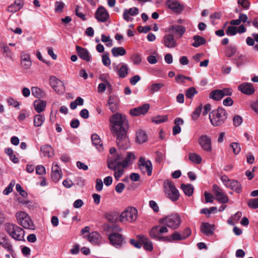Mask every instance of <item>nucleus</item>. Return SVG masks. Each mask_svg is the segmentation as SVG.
<instances>
[{
  "mask_svg": "<svg viewBox=\"0 0 258 258\" xmlns=\"http://www.w3.org/2000/svg\"><path fill=\"white\" fill-rule=\"evenodd\" d=\"M76 48L77 53L81 58L86 61L91 60V55L87 49L78 45H76Z\"/></svg>",
  "mask_w": 258,
  "mask_h": 258,
  "instance_id": "nucleus-20",
  "label": "nucleus"
},
{
  "mask_svg": "<svg viewBox=\"0 0 258 258\" xmlns=\"http://www.w3.org/2000/svg\"><path fill=\"white\" fill-rule=\"evenodd\" d=\"M118 98L112 95L109 97L106 105L112 112H114L118 109Z\"/></svg>",
  "mask_w": 258,
  "mask_h": 258,
  "instance_id": "nucleus-22",
  "label": "nucleus"
},
{
  "mask_svg": "<svg viewBox=\"0 0 258 258\" xmlns=\"http://www.w3.org/2000/svg\"><path fill=\"white\" fill-rule=\"evenodd\" d=\"M149 108V104L145 103L142 106L131 109L130 110V113L131 115L134 116L145 115L148 111Z\"/></svg>",
  "mask_w": 258,
  "mask_h": 258,
  "instance_id": "nucleus-18",
  "label": "nucleus"
},
{
  "mask_svg": "<svg viewBox=\"0 0 258 258\" xmlns=\"http://www.w3.org/2000/svg\"><path fill=\"white\" fill-rule=\"evenodd\" d=\"M204 196L206 203H212L213 202L214 197L211 194L205 191Z\"/></svg>",
  "mask_w": 258,
  "mask_h": 258,
  "instance_id": "nucleus-63",
  "label": "nucleus"
},
{
  "mask_svg": "<svg viewBox=\"0 0 258 258\" xmlns=\"http://www.w3.org/2000/svg\"><path fill=\"white\" fill-rule=\"evenodd\" d=\"M61 178V171L57 164H53L52 167L51 178L55 182Z\"/></svg>",
  "mask_w": 258,
  "mask_h": 258,
  "instance_id": "nucleus-26",
  "label": "nucleus"
},
{
  "mask_svg": "<svg viewBox=\"0 0 258 258\" xmlns=\"http://www.w3.org/2000/svg\"><path fill=\"white\" fill-rule=\"evenodd\" d=\"M228 113L226 110L218 107L209 113V119L214 126H219L223 124L227 118Z\"/></svg>",
  "mask_w": 258,
  "mask_h": 258,
  "instance_id": "nucleus-2",
  "label": "nucleus"
},
{
  "mask_svg": "<svg viewBox=\"0 0 258 258\" xmlns=\"http://www.w3.org/2000/svg\"><path fill=\"white\" fill-rule=\"evenodd\" d=\"M16 189L18 191L20 194L22 196V197L25 198L27 197L28 194L26 191L23 189L21 185L19 183H17L16 185Z\"/></svg>",
  "mask_w": 258,
  "mask_h": 258,
  "instance_id": "nucleus-59",
  "label": "nucleus"
},
{
  "mask_svg": "<svg viewBox=\"0 0 258 258\" xmlns=\"http://www.w3.org/2000/svg\"><path fill=\"white\" fill-rule=\"evenodd\" d=\"M100 238V235L97 232H92L87 236L88 240L94 244H99L101 242Z\"/></svg>",
  "mask_w": 258,
  "mask_h": 258,
  "instance_id": "nucleus-28",
  "label": "nucleus"
},
{
  "mask_svg": "<svg viewBox=\"0 0 258 258\" xmlns=\"http://www.w3.org/2000/svg\"><path fill=\"white\" fill-rule=\"evenodd\" d=\"M201 231L207 236L212 235L215 230L214 225H211L209 223H203L201 228Z\"/></svg>",
  "mask_w": 258,
  "mask_h": 258,
  "instance_id": "nucleus-24",
  "label": "nucleus"
},
{
  "mask_svg": "<svg viewBox=\"0 0 258 258\" xmlns=\"http://www.w3.org/2000/svg\"><path fill=\"white\" fill-rule=\"evenodd\" d=\"M233 122L234 126L236 127L238 126L241 124L242 122V118L241 116L236 115L234 117L233 119Z\"/></svg>",
  "mask_w": 258,
  "mask_h": 258,
  "instance_id": "nucleus-61",
  "label": "nucleus"
},
{
  "mask_svg": "<svg viewBox=\"0 0 258 258\" xmlns=\"http://www.w3.org/2000/svg\"><path fill=\"white\" fill-rule=\"evenodd\" d=\"M244 56L240 54L233 59V62L236 63L237 67H239L243 63Z\"/></svg>",
  "mask_w": 258,
  "mask_h": 258,
  "instance_id": "nucleus-55",
  "label": "nucleus"
},
{
  "mask_svg": "<svg viewBox=\"0 0 258 258\" xmlns=\"http://www.w3.org/2000/svg\"><path fill=\"white\" fill-rule=\"evenodd\" d=\"M221 180L226 187L234 191L237 193H239L241 191V186L238 181L230 179L226 175L221 177Z\"/></svg>",
  "mask_w": 258,
  "mask_h": 258,
  "instance_id": "nucleus-10",
  "label": "nucleus"
},
{
  "mask_svg": "<svg viewBox=\"0 0 258 258\" xmlns=\"http://www.w3.org/2000/svg\"><path fill=\"white\" fill-rule=\"evenodd\" d=\"M230 147L232 148L233 152L235 154H238L241 150L240 145L237 143H232L230 144Z\"/></svg>",
  "mask_w": 258,
  "mask_h": 258,
  "instance_id": "nucleus-58",
  "label": "nucleus"
},
{
  "mask_svg": "<svg viewBox=\"0 0 258 258\" xmlns=\"http://www.w3.org/2000/svg\"><path fill=\"white\" fill-rule=\"evenodd\" d=\"M161 224H165L167 227L173 229H177L180 225L181 220L177 214H171L159 220Z\"/></svg>",
  "mask_w": 258,
  "mask_h": 258,
  "instance_id": "nucleus-6",
  "label": "nucleus"
},
{
  "mask_svg": "<svg viewBox=\"0 0 258 258\" xmlns=\"http://www.w3.org/2000/svg\"><path fill=\"white\" fill-rule=\"evenodd\" d=\"M168 231V229L166 226L158 225L153 227L150 231L149 234L152 238L166 241V239L163 238H167V236H162V235L167 233Z\"/></svg>",
  "mask_w": 258,
  "mask_h": 258,
  "instance_id": "nucleus-9",
  "label": "nucleus"
},
{
  "mask_svg": "<svg viewBox=\"0 0 258 258\" xmlns=\"http://www.w3.org/2000/svg\"><path fill=\"white\" fill-rule=\"evenodd\" d=\"M1 50L7 57H11L12 53L10 48L7 45H3L1 47Z\"/></svg>",
  "mask_w": 258,
  "mask_h": 258,
  "instance_id": "nucleus-57",
  "label": "nucleus"
},
{
  "mask_svg": "<svg viewBox=\"0 0 258 258\" xmlns=\"http://www.w3.org/2000/svg\"><path fill=\"white\" fill-rule=\"evenodd\" d=\"M108 239L111 244L117 248L121 247L125 242V238L123 235L116 232L110 234L108 236Z\"/></svg>",
  "mask_w": 258,
  "mask_h": 258,
  "instance_id": "nucleus-11",
  "label": "nucleus"
},
{
  "mask_svg": "<svg viewBox=\"0 0 258 258\" xmlns=\"http://www.w3.org/2000/svg\"><path fill=\"white\" fill-rule=\"evenodd\" d=\"M209 97L215 100H219L223 98L222 91L221 90H213L210 93Z\"/></svg>",
  "mask_w": 258,
  "mask_h": 258,
  "instance_id": "nucleus-42",
  "label": "nucleus"
},
{
  "mask_svg": "<svg viewBox=\"0 0 258 258\" xmlns=\"http://www.w3.org/2000/svg\"><path fill=\"white\" fill-rule=\"evenodd\" d=\"M110 131L116 137L118 146L122 149H126L129 146V141L126 136L128 129V122L125 115L116 113L109 118Z\"/></svg>",
  "mask_w": 258,
  "mask_h": 258,
  "instance_id": "nucleus-1",
  "label": "nucleus"
},
{
  "mask_svg": "<svg viewBox=\"0 0 258 258\" xmlns=\"http://www.w3.org/2000/svg\"><path fill=\"white\" fill-rule=\"evenodd\" d=\"M128 68L127 64H122L118 70V74L119 77L123 78L126 77L128 74Z\"/></svg>",
  "mask_w": 258,
  "mask_h": 258,
  "instance_id": "nucleus-45",
  "label": "nucleus"
},
{
  "mask_svg": "<svg viewBox=\"0 0 258 258\" xmlns=\"http://www.w3.org/2000/svg\"><path fill=\"white\" fill-rule=\"evenodd\" d=\"M54 11L57 13H61L63 11V9L65 6L64 3L61 1H56L54 4Z\"/></svg>",
  "mask_w": 258,
  "mask_h": 258,
  "instance_id": "nucleus-48",
  "label": "nucleus"
},
{
  "mask_svg": "<svg viewBox=\"0 0 258 258\" xmlns=\"http://www.w3.org/2000/svg\"><path fill=\"white\" fill-rule=\"evenodd\" d=\"M226 33L227 35L234 36L237 33V28L235 26H228Z\"/></svg>",
  "mask_w": 258,
  "mask_h": 258,
  "instance_id": "nucleus-53",
  "label": "nucleus"
},
{
  "mask_svg": "<svg viewBox=\"0 0 258 258\" xmlns=\"http://www.w3.org/2000/svg\"><path fill=\"white\" fill-rule=\"evenodd\" d=\"M36 172L39 175H43L45 173V167L42 165H38L36 166Z\"/></svg>",
  "mask_w": 258,
  "mask_h": 258,
  "instance_id": "nucleus-64",
  "label": "nucleus"
},
{
  "mask_svg": "<svg viewBox=\"0 0 258 258\" xmlns=\"http://www.w3.org/2000/svg\"><path fill=\"white\" fill-rule=\"evenodd\" d=\"M237 3L245 10H248L249 8L250 3L247 0H238Z\"/></svg>",
  "mask_w": 258,
  "mask_h": 258,
  "instance_id": "nucleus-60",
  "label": "nucleus"
},
{
  "mask_svg": "<svg viewBox=\"0 0 258 258\" xmlns=\"http://www.w3.org/2000/svg\"><path fill=\"white\" fill-rule=\"evenodd\" d=\"M147 140V136L143 131H139L137 132L136 141L139 144L145 142Z\"/></svg>",
  "mask_w": 258,
  "mask_h": 258,
  "instance_id": "nucleus-39",
  "label": "nucleus"
},
{
  "mask_svg": "<svg viewBox=\"0 0 258 258\" xmlns=\"http://www.w3.org/2000/svg\"><path fill=\"white\" fill-rule=\"evenodd\" d=\"M135 159V155L132 152H127L125 159L122 160L123 168H125L131 164Z\"/></svg>",
  "mask_w": 258,
  "mask_h": 258,
  "instance_id": "nucleus-33",
  "label": "nucleus"
},
{
  "mask_svg": "<svg viewBox=\"0 0 258 258\" xmlns=\"http://www.w3.org/2000/svg\"><path fill=\"white\" fill-rule=\"evenodd\" d=\"M163 42L165 47L168 48H174L177 45V42L174 38L173 34L165 35L163 38Z\"/></svg>",
  "mask_w": 258,
  "mask_h": 258,
  "instance_id": "nucleus-21",
  "label": "nucleus"
},
{
  "mask_svg": "<svg viewBox=\"0 0 258 258\" xmlns=\"http://www.w3.org/2000/svg\"><path fill=\"white\" fill-rule=\"evenodd\" d=\"M22 67L26 70L28 69L31 66V61L28 55H24L21 60Z\"/></svg>",
  "mask_w": 258,
  "mask_h": 258,
  "instance_id": "nucleus-41",
  "label": "nucleus"
},
{
  "mask_svg": "<svg viewBox=\"0 0 258 258\" xmlns=\"http://www.w3.org/2000/svg\"><path fill=\"white\" fill-rule=\"evenodd\" d=\"M202 110V106H199L198 107H197L194 111L193 112L192 114V119L194 120H197L199 116H200V114L201 113Z\"/></svg>",
  "mask_w": 258,
  "mask_h": 258,
  "instance_id": "nucleus-54",
  "label": "nucleus"
},
{
  "mask_svg": "<svg viewBox=\"0 0 258 258\" xmlns=\"http://www.w3.org/2000/svg\"><path fill=\"white\" fill-rule=\"evenodd\" d=\"M108 53H105L102 56V61L103 64L106 67L109 66L111 63V61L108 57Z\"/></svg>",
  "mask_w": 258,
  "mask_h": 258,
  "instance_id": "nucleus-56",
  "label": "nucleus"
},
{
  "mask_svg": "<svg viewBox=\"0 0 258 258\" xmlns=\"http://www.w3.org/2000/svg\"><path fill=\"white\" fill-rule=\"evenodd\" d=\"M238 88L242 93L248 95L253 94L255 91L253 85L250 83H243Z\"/></svg>",
  "mask_w": 258,
  "mask_h": 258,
  "instance_id": "nucleus-19",
  "label": "nucleus"
},
{
  "mask_svg": "<svg viewBox=\"0 0 258 258\" xmlns=\"http://www.w3.org/2000/svg\"><path fill=\"white\" fill-rule=\"evenodd\" d=\"M138 165L143 173H147L148 176L151 175L153 166L150 160H146L145 157H141L139 161Z\"/></svg>",
  "mask_w": 258,
  "mask_h": 258,
  "instance_id": "nucleus-12",
  "label": "nucleus"
},
{
  "mask_svg": "<svg viewBox=\"0 0 258 258\" xmlns=\"http://www.w3.org/2000/svg\"><path fill=\"white\" fill-rule=\"evenodd\" d=\"M164 192L166 197L172 202L178 200L179 193L173 183L169 180H165L163 183Z\"/></svg>",
  "mask_w": 258,
  "mask_h": 258,
  "instance_id": "nucleus-3",
  "label": "nucleus"
},
{
  "mask_svg": "<svg viewBox=\"0 0 258 258\" xmlns=\"http://www.w3.org/2000/svg\"><path fill=\"white\" fill-rule=\"evenodd\" d=\"M167 115H158L152 118V121L157 124H159L167 121Z\"/></svg>",
  "mask_w": 258,
  "mask_h": 258,
  "instance_id": "nucleus-47",
  "label": "nucleus"
},
{
  "mask_svg": "<svg viewBox=\"0 0 258 258\" xmlns=\"http://www.w3.org/2000/svg\"><path fill=\"white\" fill-rule=\"evenodd\" d=\"M5 229L12 238L17 240L24 239V231L19 226L12 223L5 224Z\"/></svg>",
  "mask_w": 258,
  "mask_h": 258,
  "instance_id": "nucleus-4",
  "label": "nucleus"
},
{
  "mask_svg": "<svg viewBox=\"0 0 258 258\" xmlns=\"http://www.w3.org/2000/svg\"><path fill=\"white\" fill-rule=\"evenodd\" d=\"M123 156L122 153H118L109 157L107 161L108 168L111 170L116 169L117 167H119L123 168L122 159Z\"/></svg>",
  "mask_w": 258,
  "mask_h": 258,
  "instance_id": "nucleus-8",
  "label": "nucleus"
},
{
  "mask_svg": "<svg viewBox=\"0 0 258 258\" xmlns=\"http://www.w3.org/2000/svg\"><path fill=\"white\" fill-rule=\"evenodd\" d=\"M181 188L183 191L184 194L188 197L191 196L194 192V187L193 185L190 184H181Z\"/></svg>",
  "mask_w": 258,
  "mask_h": 258,
  "instance_id": "nucleus-34",
  "label": "nucleus"
},
{
  "mask_svg": "<svg viewBox=\"0 0 258 258\" xmlns=\"http://www.w3.org/2000/svg\"><path fill=\"white\" fill-rule=\"evenodd\" d=\"M198 93L196 89L194 87H190L186 91V96L188 98L191 99L194 95Z\"/></svg>",
  "mask_w": 258,
  "mask_h": 258,
  "instance_id": "nucleus-52",
  "label": "nucleus"
},
{
  "mask_svg": "<svg viewBox=\"0 0 258 258\" xmlns=\"http://www.w3.org/2000/svg\"><path fill=\"white\" fill-rule=\"evenodd\" d=\"M200 147L205 151L210 152L212 151V142L211 138L206 135L201 136L198 139Z\"/></svg>",
  "mask_w": 258,
  "mask_h": 258,
  "instance_id": "nucleus-15",
  "label": "nucleus"
},
{
  "mask_svg": "<svg viewBox=\"0 0 258 258\" xmlns=\"http://www.w3.org/2000/svg\"><path fill=\"white\" fill-rule=\"evenodd\" d=\"M18 223L25 229L34 230L35 225L27 213L19 211L16 214Z\"/></svg>",
  "mask_w": 258,
  "mask_h": 258,
  "instance_id": "nucleus-5",
  "label": "nucleus"
},
{
  "mask_svg": "<svg viewBox=\"0 0 258 258\" xmlns=\"http://www.w3.org/2000/svg\"><path fill=\"white\" fill-rule=\"evenodd\" d=\"M188 158L192 162L199 164L202 162V158L197 154L190 153L188 154Z\"/></svg>",
  "mask_w": 258,
  "mask_h": 258,
  "instance_id": "nucleus-43",
  "label": "nucleus"
},
{
  "mask_svg": "<svg viewBox=\"0 0 258 258\" xmlns=\"http://www.w3.org/2000/svg\"><path fill=\"white\" fill-rule=\"evenodd\" d=\"M164 86V85L162 83H153L148 87V90L150 93L154 94L159 91Z\"/></svg>",
  "mask_w": 258,
  "mask_h": 258,
  "instance_id": "nucleus-37",
  "label": "nucleus"
},
{
  "mask_svg": "<svg viewBox=\"0 0 258 258\" xmlns=\"http://www.w3.org/2000/svg\"><path fill=\"white\" fill-rule=\"evenodd\" d=\"M49 84L54 90L58 94L63 93L65 90L63 82L55 76L50 77Z\"/></svg>",
  "mask_w": 258,
  "mask_h": 258,
  "instance_id": "nucleus-14",
  "label": "nucleus"
},
{
  "mask_svg": "<svg viewBox=\"0 0 258 258\" xmlns=\"http://www.w3.org/2000/svg\"><path fill=\"white\" fill-rule=\"evenodd\" d=\"M247 205L249 208L255 209L258 208V198L251 199L247 202Z\"/></svg>",
  "mask_w": 258,
  "mask_h": 258,
  "instance_id": "nucleus-50",
  "label": "nucleus"
},
{
  "mask_svg": "<svg viewBox=\"0 0 258 258\" xmlns=\"http://www.w3.org/2000/svg\"><path fill=\"white\" fill-rule=\"evenodd\" d=\"M213 191L216 200L220 203L226 204L229 202V198L226 193L217 185H213Z\"/></svg>",
  "mask_w": 258,
  "mask_h": 258,
  "instance_id": "nucleus-13",
  "label": "nucleus"
},
{
  "mask_svg": "<svg viewBox=\"0 0 258 258\" xmlns=\"http://www.w3.org/2000/svg\"><path fill=\"white\" fill-rule=\"evenodd\" d=\"M168 29L173 32L174 34L179 35L180 37L182 36L186 31L184 27L179 25H171L169 27Z\"/></svg>",
  "mask_w": 258,
  "mask_h": 258,
  "instance_id": "nucleus-27",
  "label": "nucleus"
},
{
  "mask_svg": "<svg viewBox=\"0 0 258 258\" xmlns=\"http://www.w3.org/2000/svg\"><path fill=\"white\" fill-rule=\"evenodd\" d=\"M140 237L144 244V248L147 250L152 251L153 249L152 242L148 238L143 236H140Z\"/></svg>",
  "mask_w": 258,
  "mask_h": 258,
  "instance_id": "nucleus-38",
  "label": "nucleus"
},
{
  "mask_svg": "<svg viewBox=\"0 0 258 258\" xmlns=\"http://www.w3.org/2000/svg\"><path fill=\"white\" fill-rule=\"evenodd\" d=\"M194 42L192 43V45L195 47H198L201 45L206 44V39L199 35H195L193 37Z\"/></svg>",
  "mask_w": 258,
  "mask_h": 258,
  "instance_id": "nucleus-35",
  "label": "nucleus"
},
{
  "mask_svg": "<svg viewBox=\"0 0 258 258\" xmlns=\"http://www.w3.org/2000/svg\"><path fill=\"white\" fill-rule=\"evenodd\" d=\"M109 18L107 11L102 6L99 7L95 13V18L99 22H106Z\"/></svg>",
  "mask_w": 258,
  "mask_h": 258,
  "instance_id": "nucleus-17",
  "label": "nucleus"
},
{
  "mask_svg": "<svg viewBox=\"0 0 258 258\" xmlns=\"http://www.w3.org/2000/svg\"><path fill=\"white\" fill-rule=\"evenodd\" d=\"M0 245L9 252L12 256H14L15 252L13 246L10 242L7 236L3 233H0Z\"/></svg>",
  "mask_w": 258,
  "mask_h": 258,
  "instance_id": "nucleus-16",
  "label": "nucleus"
},
{
  "mask_svg": "<svg viewBox=\"0 0 258 258\" xmlns=\"http://www.w3.org/2000/svg\"><path fill=\"white\" fill-rule=\"evenodd\" d=\"M32 94L36 98H41L44 96V92L39 88L33 87L31 88Z\"/></svg>",
  "mask_w": 258,
  "mask_h": 258,
  "instance_id": "nucleus-46",
  "label": "nucleus"
},
{
  "mask_svg": "<svg viewBox=\"0 0 258 258\" xmlns=\"http://www.w3.org/2000/svg\"><path fill=\"white\" fill-rule=\"evenodd\" d=\"M91 140L93 145L98 151H102L103 145L100 137L97 134H93L91 137Z\"/></svg>",
  "mask_w": 258,
  "mask_h": 258,
  "instance_id": "nucleus-29",
  "label": "nucleus"
},
{
  "mask_svg": "<svg viewBox=\"0 0 258 258\" xmlns=\"http://www.w3.org/2000/svg\"><path fill=\"white\" fill-rule=\"evenodd\" d=\"M131 59L133 62V63L135 65H139L142 62V57L140 54L139 53H134L131 57Z\"/></svg>",
  "mask_w": 258,
  "mask_h": 258,
  "instance_id": "nucleus-49",
  "label": "nucleus"
},
{
  "mask_svg": "<svg viewBox=\"0 0 258 258\" xmlns=\"http://www.w3.org/2000/svg\"><path fill=\"white\" fill-rule=\"evenodd\" d=\"M111 53L113 56L117 57L125 55L126 54V50L122 47H114L112 48Z\"/></svg>",
  "mask_w": 258,
  "mask_h": 258,
  "instance_id": "nucleus-36",
  "label": "nucleus"
},
{
  "mask_svg": "<svg viewBox=\"0 0 258 258\" xmlns=\"http://www.w3.org/2000/svg\"><path fill=\"white\" fill-rule=\"evenodd\" d=\"M237 51L236 47L233 45H229L225 49V55L227 57H231L233 56Z\"/></svg>",
  "mask_w": 258,
  "mask_h": 258,
  "instance_id": "nucleus-44",
  "label": "nucleus"
},
{
  "mask_svg": "<svg viewBox=\"0 0 258 258\" xmlns=\"http://www.w3.org/2000/svg\"><path fill=\"white\" fill-rule=\"evenodd\" d=\"M46 101L41 100H36L34 102L35 110L38 112L40 113L44 110L46 107Z\"/></svg>",
  "mask_w": 258,
  "mask_h": 258,
  "instance_id": "nucleus-32",
  "label": "nucleus"
},
{
  "mask_svg": "<svg viewBox=\"0 0 258 258\" xmlns=\"http://www.w3.org/2000/svg\"><path fill=\"white\" fill-rule=\"evenodd\" d=\"M124 168L121 167H117L116 169L113 170L114 171V176L116 180H118L120 177L124 173Z\"/></svg>",
  "mask_w": 258,
  "mask_h": 258,
  "instance_id": "nucleus-51",
  "label": "nucleus"
},
{
  "mask_svg": "<svg viewBox=\"0 0 258 258\" xmlns=\"http://www.w3.org/2000/svg\"><path fill=\"white\" fill-rule=\"evenodd\" d=\"M96 186L95 188L97 191H100L102 190L103 183V182L100 178H97L96 179Z\"/></svg>",
  "mask_w": 258,
  "mask_h": 258,
  "instance_id": "nucleus-62",
  "label": "nucleus"
},
{
  "mask_svg": "<svg viewBox=\"0 0 258 258\" xmlns=\"http://www.w3.org/2000/svg\"><path fill=\"white\" fill-rule=\"evenodd\" d=\"M41 152L44 156L51 157L53 155V150L51 146L49 145H45L42 146L41 148Z\"/></svg>",
  "mask_w": 258,
  "mask_h": 258,
  "instance_id": "nucleus-31",
  "label": "nucleus"
},
{
  "mask_svg": "<svg viewBox=\"0 0 258 258\" xmlns=\"http://www.w3.org/2000/svg\"><path fill=\"white\" fill-rule=\"evenodd\" d=\"M45 120V117L42 114H37L34 117V125L36 127L41 126Z\"/></svg>",
  "mask_w": 258,
  "mask_h": 258,
  "instance_id": "nucleus-40",
  "label": "nucleus"
},
{
  "mask_svg": "<svg viewBox=\"0 0 258 258\" xmlns=\"http://www.w3.org/2000/svg\"><path fill=\"white\" fill-rule=\"evenodd\" d=\"M166 3L170 9L177 13H180L182 10V6L176 0H167Z\"/></svg>",
  "mask_w": 258,
  "mask_h": 258,
  "instance_id": "nucleus-25",
  "label": "nucleus"
},
{
  "mask_svg": "<svg viewBox=\"0 0 258 258\" xmlns=\"http://www.w3.org/2000/svg\"><path fill=\"white\" fill-rule=\"evenodd\" d=\"M138 212L134 207L126 208L120 215V221L121 222H132L137 218Z\"/></svg>",
  "mask_w": 258,
  "mask_h": 258,
  "instance_id": "nucleus-7",
  "label": "nucleus"
},
{
  "mask_svg": "<svg viewBox=\"0 0 258 258\" xmlns=\"http://www.w3.org/2000/svg\"><path fill=\"white\" fill-rule=\"evenodd\" d=\"M187 238V235H182L178 232H175L172 235L167 236V238H163L166 239V241L171 242L172 240H182Z\"/></svg>",
  "mask_w": 258,
  "mask_h": 258,
  "instance_id": "nucleus-30",
  "label": "nucleus"
},
{
  "mask_svg": "<svg viewBox=\"0 0 258 258\" xmlns=\"http://www.w3.org/2000/svg\"><path fill=\"white\" fill-rule=\"evenodd\" d=\"M139 11L138 8L134 7L129 9H125L123 14V17L126 21H132L133 18L130 17V16H134L139 14Z\"/></svg>",
  "mask_w": 258,
  "mask_h": 258,
  "instance_id": "nucleus-23",
  "label": "nucleus"
}]
</instances>
